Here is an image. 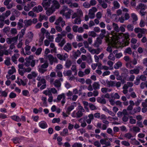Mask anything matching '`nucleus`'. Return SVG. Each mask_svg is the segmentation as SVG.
Here are the masks:
<instances>
[{"label":"nucleus","instance_id":"nucleus-48","mask_svg":"<svg viewBox=\"0 0 147 147\" xmlns=\"http://www.w3.org/2000/svg\"><path fill=\"white\" fill-rule=\"evenodd\" d=\"M16 96V94L12 92L10 93V98H15Z\"/></svg>","mask_w":147,"mask_h":147},{"label":"nucleus","instance_id":"nucleus-58","mask_svg":"<svg viewBox=\"0 0 147 147\" xmlns=\"http://www.w3.org/2000/svg\"><path fill=\"white\" fill-rule=\"evenodd\" d=\"M32 118L34 121L37 122L39 119V116H32Z\"/></svg>","mask_w":147,"mask_h":147},{"label":"nucleus","instance_id":"nucleus-24","mask_svg":"<svg viewBox=\"0 0 147 147\" xmlns=\"http://www.w3.org/2000/svg\"><path fill=\"white\" fill-rule=\"evenodd\" d=\"M34 59V57L32 55H30L28 57H26L25 58L26 62L30 63L31 60Z\"/></svg>","mask_w":147,"mask_h":147},{"label":"nucleus","instance_id":"nucleus-41","mask_svg":"<svg viewBox=\"0 0 147 147\" xmlns=\"http://www.w3.org/2000/svg\"><path fill=\"white\" fill-rule=\"evenodd\" d=\"M89 35L90 36H91L92 37H95L96 36V34L94 31L89 32Z\"/></svg>","mask_w":147,"mask_h":147},{"label":"nucleus","instance_id":"nucleus-44","mask_svg":"<svg viewBox=\"0 0 147 147\" xmlns=\"http://www.w3.org/2000/svg\"><path fill=\"white\" fill-rule=\"evenodd\" d=\"M89 106L90 109L92 110H94L96 109L95 106L91 103H90Z\"/></svg>","mask_w":147,"mask_h":147},{"label":"nucleus","instance_id":"nucleus-35","mask_svg":"<svg viewBox=\"0 0 147 147\" xmlns=\"http://www.w3.org/2000/svg\"><path fill=\"white\" fill-rule=\"evenodd\" d=\"M115 75L116 76V79L117 80H118L120 79L121 76L119 74V73L118 70H116L114 73Z\"/></svg>","mask_w":147,"mask_h":147},{"label":"nucleus","instance_id":"nucleus-33","mask_svg":"<svg viewBox=\"0 0 147 147\" xmlns=\"http://www.w3.org/2000/svg\"><path fill=\"white\" fill-rule=\"evenodd\" d=\"M68 132L67 129H63L62 132H61L60 135L62 136H64Z\"/></svg>","mask_w":147,"mask_h":147},{"label":"nucleus","instance_id":"nucleus-17","mask_svg":"<svg viewBox=\"0 0 147 147\" xmlns=\"http://www.w3.org/2000/svg\"><path fill=\"white\" fill-rule=\"evenodd\" d=\"M11 117L12 119L17 122H20L21 121V119L18 116L14 115L11 116Z\"/></svg>","mask_w":147,"mask_h":147},{"label":"nucleus","instance_id":"nucleus-7","mask_svg":"<svg viewBox=\"0 0 147 147\" xmlns=\"http://www.w3.org/2000/svg\"><path fill=\"white\" fill-rule=\"evenodd\" d=\"M63 49L67 52H69L71 50V46L69 43H67L63 47Z\"/></svg>","mask_w":147,"mask_h":147},{"label":"nucleus","instance_id":"nucleus-19","mask_svg":"<svg viewBox=\"0 0 147 147\" xmlns=\"http://www.w3.org/2000/svg\"><path fill=\"white\" fill-rule=\"evenodd\" d=\"M127 30L129 32H131L133 31L134 26L133 24H129L127 26Z\"/></svg>","mask_w":147,"mask_h":147},{"label":"nucleus","instance_id":"nucleus-46","mask_svg":"<svg viewBox=\"0 0 147 147\" xmlns=\"http://www.w3.org/2000/svg\"><path fill=\"white\" fill-rule=\"evenodd\" d=\"M107 132L109 134L111 135L112 136H113L114 134L112 133L113 131L112 129L110 128H108L107 131Z\"/></svg>","mask_w":147,"mask_h":147},{"label":"nucleus","instance_id":"nucleus-62","mask_svg":"<svg viewBox=\"0 0 147 147\" xmlns=\"http://www.w3.org/2000/svg\"><path fill=\"white\" fill-rule=\"evenodd\" d=\"M133 130L135 132H139L140 129L139 127L135 126L133 127Z\"/></svg>","mask_w":147,"mask_h":147},{"label":"nucleus","instance_id":"nucleus-20","mask_svg":"<svg viewBox=\"0 0 147 147\" xmlns=\"http://www.w3.org/2000/svg\"><path fill=\"white\" fill-rule=\"evenodd\" d=\"M122 65V64L121 62L118 61L114 65V68L115 69H117Z\"/></svg>","mask_w":147,"mask_h":147},{"label":"nucleus","instance_id":"nucleus-26","mask_svg":"<svg viewBox=\"0 0 147 147\" xmlns=\"http://www.w3.org/2000/svg\"><path fill=\"white\" fill-rule=\"evenodd\" d=\"M133 18L132 22L133 24H134L135 22L138 20V18L137 16L135 13H133L131 14Z\"/></svg>","mask_w":147,"mask_h":147},{"label":"nucleus","instance_id":"nucleus-38","mask_svg":"<svg viewBox=\"0 0 147 147\" xmlns=\"http://www.w3.org/2000/svg\"><path fill=\"white\" fill-rule=\"evenodd\" d=\"M0 94H1V96L6 97L7 95V93L5 91H2L1 90H0Z\"/></svg>","mask_w":147,"mask_h":147},{"label":"nucleus","instance_id":"nucleus-21","mask_svg":"<svg viewBox=\"0 0 147 147\" xmlns=\"http://www.w3.org/2000/svg\"><path fill=\"white\" fill-rule=\"evenodd\" d=\"M124 52V53H127L129 55H131L132 53V50L130 47H128L126 49Z\"/></svg>","mask_w":147,"mask_h":147},{"label":"nucleus","instance_id":"nucleus-51","mask_svg":"<svg viewBox=\"0 0 147 147\" xmlns=\"http://www.w3.org/2000/svg\"><path fill=\"white\" fill-rule=\"evenodd\" d=\"M17 58L16 57V55H14L13 56H12V61L16 64L17 63Z\"/></svg>","mask_w":147,"mask_h":147},{"label":"nucleus","instance_id":"nucleus-59","mask_svg":"<svg viewBox=\"0 0 147 147\" xmlns=\"http://www.w3.org/2000/svg\"><path fill=\"white\" fill-rule=\"evenodd\" d=\"M4 25V20L1 19H0V28H2Z\"/></svg>","mask_w":147,"mask_h":147},{"label":"nucleus","instance_id":"nucleus-39","mask_svg":"<svg viewBox=\"0 0 147 147\" xmlns=\"http://www.w3.org/2000/svg\"><path fill=\"white\" fill-rule=\"evenodd\" d=\"M81 22V20L80 18H77L74 20V23L75 24H80Z\"/></svg>","mask_w":147,"mask_h":147},{"label":"nucleus","instance_id":"nucleus-45","mask_svg":"<svg viewBox=\"0 0 147 147\" xmlns=\"http://www.w3.org/2000/svg\"><path fill=\"white\" fill-rule=\"evenodd\" d=\"M27 37L29 39H32L33 37V33L31 32H30L28 33Z\"/></svg>","mask_w":147,"mask_h":147},{"label":"nucleus","instance_id":"nucleus-57","mask_svg":"<svg viewBox=\"0 0 147 147\" xmlns=\"http://www.w3.org/2000/svg\"><path fill=\"white\" fill-rule=\"evenodd\" d=\"M7 116L4 114L0 113V118L1 119H5L7 118Z\"/></svg>","mask_w":147,"mask_h":147},{"label":"nucleus","instance_id":"nucleus-10","mask_svg":"<svg viewBox=\"0 0 147 147\" xmlns=\"http://www.w3.org/2000/svg\"><path fill=\"white\" fill-rule=\"evenodd\" d=\"M141 110V107L139 106H138L137 107H134V112H129V114L130 115H133L135 113L140 112Z\"/></svg>","mask_w":147,"mask_h":147},{"label":"nucleus","instance_id":"nucleus-30","mask_svg":"<svg viewBox=\"0 0 147 147\" xmlns=\"http://www.w3.org/2000/svg\"><path fill=\"white\" fill-rule=\"evenodd\" d=\"M3 31L6 34L9 36V27L8 26L7 27H5L3 30Z\"/></svg>","mask_w":147,"mask_h":147},{"label":"nucleus","instance_id":"nucleus-8","mask_svg":"<svg viewBox=\"0 0 147 147\" xmlns=\"http://www.w3.org/2000/svg\"><path fill=\"white\" fill-rule=\"evenodd\" d=\"M23 137H16L13 138L11 139L13 142L15 144L19 143L20 142V140L22 139Z\"/></svg>","mask_w":147,"mask_h":147},{"label":"nucleus","instance_id":"nucleus-52","mask_svg":"<svg viewBox=\"0 0 147 147\" xmlns=\"http://www.w3.org/2000/svg\"><path fill=\"white\" fill-rule=\"evenodd\" d=\"M63 74H64L65 76V74H66V75L67 76H70L71 74V71L70 70H68L67 71L66 73H65L64 72H63Z\"/></svg>","mask_w":147,"mask_h":147},{"label":"nucleus","instance_id":"nucleus-64","mask_svg":"<svg viewBox=\"0 0 147 147\" xmlns=\"http://www.w3.org/2000/svg\"><path fill=\"white\" fill-rule=\"evenodd\" d=\"M46 69H43L41 67V68H39L38 70V71L41 74H43L46 71Z\"/></svg>","mask_w":147,"mask_h":147},{"label":"nucleus","instance_id":"nucleus-60","mask_svg":"<svg viewBox=\"0 0 147 147\" xmlns=\"http://www.w3.org/2000/svg\"><path fill=\"white\" fill-rule=\"evenodd\" d=\"M140 78H137L136 81L134 82V84L136 85H138L140 82Z\"/></svg>","mask_w":147,"mask_h":147},{"label":"nucleus","instance_id":"nucleus-25","mask_svg":"<svg viewBox=\"0 0 147 147\" xmlns=\"http://www.w3.org/2000/svg\"><path fill=\"white\" fill-rule=\"evenodd\" d=\"M57 37L55 39V41L57 42H59L61 41V39L62 38V37L60 35V34L59 33L57 35Z\"/></svg>","mask_w":147,"mask_h":147},{"label":"nucleus","instance_id":"nucleus-12","mask_svg":"<svg viewBox=\"0 0 147 147\" xmlns=\"http://www.w3.org/2000/svg\"><path fill=\"white\" fill-rule=\"evenodd\" d=\"M53 4L52 5L54 6L55 8L58 9L60 7V4L56 0H54L53 1Z\"/></svg>","mask_w":147,"mask_h":147},{"label":"nucleus","instance_id":"nucleus-1","mask_svg":"<svg viewBox=\"0 0 147 147\" xmlns=\"http://www.w3.org/2000/svg\"><path fill=\"white\" fill-rule=\"evenodd\" d=\"M129 73L128 69H125L124 70L123 72L121 73L120 76H121L120 79L119 80L121 81V82L122 84H124L126 82L127 78L128 76Z\"/></svg>","mask_w":147,"mask_h":147},{"label":"nucleus","instance_id":"nucleus-43","mask_svg":"<svg viewBox=\"0 0 147 147\" xmlns=\"http://www.w3.org/2000/svg\"><path fill=\"white\" fill-rule=\"evenodd\" d=\"M16 72V69L14 67L12 66L11 69H10V76Z\"/></svg>","mask_w":147,"mask_h":147},{"label":"nucleus","instance_id":"nucleus-6","mask_svg":"<svg viewBox=\"0 0 147 147\" xmlns=\"http://www.w3.org/2000/svg\"><path fill=\"white\" fill-rule=\"evenodd\" d=\"M101 98L100 97H98L97 98V101L99 103L103 104H105L106 103V100L104 98V95H102Z\"/></svg>","mask_w":147,"mask_h":147},{"label":"nucleus","instance_id":"nucleus-32","mask_svg":"<svg viewBox=\"0 0 147 147\" xmlns=\"http://www.w3.org/2000/svg\"><path fill=\"white\" fill-rule=\"evenodd\" d=\"M65 94L64 93H62L61 94L59 95L57 97V99L58 101H60L61 99L65 97Z\"/></svg>","mask_w":147,"mask_h":147},{"label":"nucleus","instance_id":"nucleus-56","mask_svg":"<svg viewBox=\"0 0 147 147\" xmlns=\"http://www.w3.org/2000/svg\"><path fill=\"white\" fill-rule=\"evenodd\" d=\"M31 70L32 69L30 67H28L26 68L24 67V71L25 73L26 72L29 73L31 71Z\"/></svg>","mask_w":147,"mask_h":147},{"label":"nucleus","instance_id":"nucleus-54","mask_svg":"<svg viewBox=\"0 0 147 147\" xmlns=\"http://www.w3.org/2000/svg\"><path fill=\"white\" fill-rule=\"evenodd\" d=\"M124 136L128 139H130L132 137V135L129 133L125 134Z\"/></svg>","mask_w":147,"mask_h":147},{"label":"nucleus","instance_id":"nucleus-4","mask_svg":"<svg viewBox=\"0 0 147 147\" xmlns=\"http://www.w3.org/2000/svg\"><path fill=\"white\" fill-rule=\"evenodd\" d=\"M83 16V13L82 10H80L78 11L76 13H74L72 17V19L76 17L80 18Z\"/></svg>","mask_w":147,"mask_h":147},{"label":"nucleus","instance_id":"nucleus-14","mask_svg":"<svg viewBox=\"0 0 147 147\" xmlns=\"http://www.w3.org/2000/svg\"><path fill=\"white\" fill-rule=\"evenodd\" d=\"M18 34L16 36L13 37V38H10V44L11 42H14L15 43L17 42V40L18 38Z\"/></svg>","mask_w":147,"mask_h":147},{"label":"nucleus","instance_id":"nucleus-42","mask_svg":"<svg viewBox=\"0 0 147 147\" xmlns=\"http://www.w3.org/2000/svg\"><path fill=\"white\" fill-rule=\"evenodd\" d=\"M66 41L64 38L63 39L62 41L58 44V45L60 47H62L65 43Z\"/></svg>","mask_w":147,"mask_h":147},{"label":"nucleus","instance_id":"nucleus-18","mask_svg":"<svg viewBox=\"0 0 147 147\" xmlns=\"http://www.w3.org/2000/svg\"><path fill=\"white\" fill-rule=\"evenodd\" d=\"M9 16V10L7 11L5 13H3L2 14L1 16L2 20H4L7 17Z\"/></svg>","mask_w":147,"mask_h":147},{"label":"nucleus","instance_id":"nucleus-61","mask_svg":"<svg viewBox=\"0 0 147 147\" xmlns=\"http://www.w3.org/2000/svg\"><path fill=\"white\" fill-rule=\"evenodd\" d=\"M78 26H77L74 25L72 27V29L75 32H77L78 31Z\"/></svg>","mask_w":147,"mask_h":147},{"label":"nucleus","instance_id":"nucleus-13","mask_svg":"<svg viewBox=\"0 0 147 147\" xmlns=\"http://www.w3.org/2000/svg\"><path fill=\"white\" fill-rule=\"evenodd\" d=\"M140 71L139 69L138 68L134 69H133L130 70L129 71L130 74H138Z\"/></svg>","mask_w":147,"mask_h":147},{"label":"nucleus","instance_id":"nucleus-53","mask_svg":"<svg viewBox=\"0 0 147 147\" xmlns=\"http://www.w3.org/2000/svg\"><path fill=\"white\" fill-rule=\"evenodd\" d=\"M142 101V100L141 98L137 99V101L135 103V105L137 106H138L140 105V104Z\"/></svg>","mask_w":147,"mask_h":147},{"label":"nucleus","instance_id":"nucleus-27","mask_svg":"<svg viewBox=\"0 0 147 147\" xmlns=\"http://www.w3.org/2000/svg\"><path fill=\"white\" fill-rule=\"evenodd\" d=\"M108 87H110L115 86V82L114 81H110L107 82Z\"/></svg>","mask_w":147,"mask_h":147},{"label":"nucleus","instance_id":"nucleus-40","mask_svg":"<svg viewBox=\"0 0 147 147\" xmlns=\"http://www.w3.org/2000/svg\"><path fill=\"white\" fill-rule=\"evenodd\" d=\"M61 120L59 118H54L52 121V123H59L60 121Z\"/></svg>","mask_w":147,"mask_h":147},{"label":"nucleus","instance_id":"nucleus-29","mask_svg":"<svg viewBox=\"0 0 147 147\" xmlns=\"http://www.w3.org/2000/svg\"><path fill=\"white\" fill-rule=\"evenodd\" d=\"M113 25L114 30L117 32H119V29L117 24L115 23H113Z\"/></svg>","mask_w":147,"mask_h":147},{"label":"nucleus","instance_id":"nucleus-15","mask_svg":"<svg viewBox=\"0 0 147 147\" xmlns=\"http://www.w3.org/2000/svg\"><path fill=\"white\" fill-rule=\"evenodd\" d=\"M68 8L67 6L63 5V6L62 9L61 10L60 13L61 14L64 15L65 11L68 10Z\"/></svg>","mask_w":147,"mask_h":147},{"label":"nucleus","instance_id":"nucleus-22","mask_svg":"<svg viewBox=\"0 0 147 147\" xmlns=\"http://www.w3.org/2000/svg\"><path fill=\"white\" fill-rule=\"evenodd\" d=\"M100 85L97 82H95L92 84V87L94 90H96L97 89H98L100 88Z\"/></svg>","mask_w":147,"mask_h":147},{"label":"nucleus","instance_id":"nucleus-3","mask_svg":"<svg viewBox=\"0 0 147 147\" xmlns=\"http://www.w3.org/2000/svg\"><path fill=\"white\" fill-rule=\"evenodd\" d=\"M76 106V102H74L73 103H72L71 105L67 108L66 113L69 115L70 112L74 109L75 107Z\"/></svg>","mask_w":147,"mask_h":147},{"label":"nucleus","instance_id":"nucleus-11","mask_svg":"<svg viewBox=\"0 0 147 147\" xmlns=\"http://www.w3.org/2000/svg\"><path fill=\"white\" fill-rule=\"evenodd\" d=\"M24 23L25 25L27 27L31 26L32 24V21L31 19L28 20H24Z\"/></svg>","mask_w":147,"mask_h":147},{"label":"nucleus","instance_id":"nucleus-31","mask_svg":"<svg viewBox=\"0 0 147 147\" xmlns=\"http://www.w3.org/2000/svg\"><path fill=\"white\" fill-rule=\"evenodd\" d=\"M22 93L23 95L24 96H28L29 93V91L28 90H24L22 91Z\"/></svg>","mask_w":147,"mask_h":147},{"label":"nucleus","instance_id":"nucleus-23","mask_svg":"<svg viewBox=\"0 0 147 147\" xmlns=\"http://www.w3.org/2000/svg\"><path fill=\"white\" fill-rule=\"evenodd\" d=\"M54 85L56 87L58 88L60 87L61 84L59 80H57L55 81Z\"/></svg>","mask_w":147,"mask_h":147},{"label":"nucleus","instance_id":"nucleus-36","mask_svg":"<svg viewBox=\"0 0 147 147\" xmlns=\"http://www.w3.org/2000/svg\"><path fill=\"white\" fill-rule=\"evenodd\" d=\"M72 147H82V145L80 143L76 142L72 145Z\"/></svg>","mask_w":147,"mask_h":147},{"label":"nucleus","instance_id":"nucleus-55","mask_svg":"<svg viewBox=\"0 0 147 147\" xmlns=\"http://www.w3.org/2000/svg\"><path fill=\"white\" fill-rule=\"evenodd\" d=\"M53 13V12H52V11L50 8L46 11V13L48 16L50 15Z\"/></svg>","mask_w":147,"mask_h":147},{"label":"nucleus","instance_id":"nucleus-9","mask_svg":"<svg viewBox=\"0 0 147 147\" xmlns=\"http://www.w3.org/2000/svg\"><path fill=\"white\" fill-rule=\"evenodd\" d=\"M52 0H48L46 2H43L42 5L43 7H48L50 6L52 1Z\"/></svg>","mask_w":147,"mask_h":147},{"label":"nucleus","instance_id":"nucleus-50","mask_svg":"<svg viewBox=\"0 0 147 147\" xmlns=\"http://www.w3.org/2000/svg\"><path fill=\"white\" fill-rule=\"evenodd\" d=\"M121 143L122 144L124 145L125 146H129L130 145V144L129 143V142H128L127 141H122L121 142Z\"/></svg>","mask_w":147,"mask_h":147},{"label":"nucleus","instance_id":"nucleus-37","mask_svg":"<svg viewBox=\"0 0 147 147\" xmlns=\"http://www.w3.org/2000/svg\"><path fill=\"white\" fill-rule=\"evenodd\" d=\"M42 51V49L40 47L37 49L35 52V54L36 55H39L40 54Z\"/></svg>","mask_w":147,"mask_h":147},{"label":"nucleus","instance_id":"nucleus-47","mask_svg":"<svg viewBox=\"0 0 147 147\" xmlns=\"http://www.w3.org/2000/svg\"><path fill=\"white\" fill-rule=\"evenodd\" d=\"M17 31L16 28H11V33L12 34L15 35L17 33Z\"/></svg>","mask_w":147,"mask_h":147},{"label":"nucleus","instance_id":"nucleus-28","mask_svg":"<svg viewBox=\"0 0 147 147\" xmlns=\"http://www.w3.org/2000/svg\"><path fill=\"white\" fill-rule=\"evenodd\" d=\"M83 112L80 111H78L76 113V117L77 118L82 117L83 115Z\"/></svg>","mask_w":147,"mask_h":147},{"label":"nucleus","instance_id":"nucleus-16","mask_svg":"<svg viewBox=\"0 0 147 147\" xmlns=\"http://www.w3.org/2000/svg\"><path fill=\"white\" fill-rule=\"evenodd\" d=\"M72 62L70 60H67L66 61L65 65L66 68L69 69L71 66Z\"/></svg>","mask_w":147,"mask_h":147},{"label":"nucleus","instance_id":"nucleus-34","mask_svg":"<svg viewBox=\"0 0 147 147\" xmlns=\"http://www.w3.org/2000/svg\"><path fill=\"white\" fill-rule=\"evenodd\" d=\"M119 3L117 1H115L114 2V6L115 9H117L120 7Z\"/></svg>","mask_w":147,"mask_h":147},{"label":"nucleus","instance_id":"nucleus-5","mask_svg":"<svg viewBox=\"0 0 147 147\" xmlns=\"http://www.w3.org/2000/svg\"><path fill=\"white\" fill-rule=\"evenodd\" d=\"M39 127L41 128L45 129L48 127V125L47 123L44 121H41L38 123Z\"/></svg>","mask_w":147,"mask_h":147},{"label":"nucleus","instance_id":"nucleus-63","mask_svg":"<svg viewBox=\"0 0 147 147\" xmlns=\"http://www.w3.org/2000/svg\"><path fill=\"white\" fill-rule=\"evenodd\" d=\"M78 108L79 110L78 111H80L83 112L85 111V110L83 107L80 105H80L78 106Z\"/></svg>","mask_w":147,"mask_h":147},{"label":"nucleus","instance_id":"nucleus-2","mask_svg":"<svg viewBox=\"0 0 147 147\" xmlns=\"http://www.w3.org/2000/svg\"><path fill=\"white\" fill-rule=\"evenodd\" d=\"M147 8L146 5L142 3H140L137 6L136 9L137 10H140L139 13L142 16H143L145 14V12L144 11L145 9Z\"/></svg>","mask_w":147,"mask_h":147},{"label":"nucleus","instance_id":"nucleus-49","mask_svg":"<svg viewBox=\"0 0 147 147\" xmlns=\"http://www.w3.org/2000/svg\"><path fill=\"white\" fill-rule=\"evenodd\" d=\"M108 58L109 59L112 61H114L115 60V58L113 54L111 53L109 55Z\"/></svg>","mask_w":147,"mask_h":147}]
</instances>
